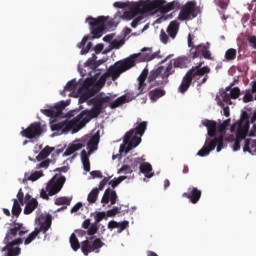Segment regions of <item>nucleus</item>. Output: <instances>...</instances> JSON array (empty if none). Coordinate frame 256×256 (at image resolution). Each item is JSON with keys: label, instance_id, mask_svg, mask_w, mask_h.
I'll return each instance as SVG.
<instances>
[{"label": "nucleus", "instance_id": "nucleus-21", "mask_svg": "<svg viewBox=\"0 0 256 256\" xmlns=\"http://www.w3.org/2000/svg\"><path fill=\"white\" fill-rule=\"evenodd\" d=\"M202 125L207 128V135L215 139L217 135V122L215 120L205 119L202 121Z\"/></svg>", "mask_w": 256, "mask_h": 256}, {"label": "nucleus", "instance_id": "nucleus-39", "mask_svg": "<svg viewBox=\"0 0 256 256\" xmlns=\"http://www.w3.org/2000/svg\"><path fill=\"white\" fill-rule=\"evenodd\" d=\"M21 204L17 199H14L13 207H12V215L18 218L21 215Z\"/></svg>", "mask_w": 256, "mask_h": 256}, {"label": "nucleus", "instance_id": "nucleus-49", "mask_svg": "<svg viewBox=\"0 0 256 256\" xmlns=\"http://www.w3.org/2000/svg\"><path fill=\"white\" fill-rule=\"evenodd\" d=\"M40 197L42 199H45L46 201H49V197H51V195H49V190L47 189V186L41 189Z\"/></svg>", "mask_w": 256, "mask_h": 256}, {"label": "nucleus", "instance_id": "nucleus-27", "mask_svg": "<svg viewBox=\"0 0 256 256\" xmlns=\"http://www.w3.org/2000/svg\"><path fill=\"white\" fill-rule=\"evenodd\" d=\"M164 67L163 66H159L158 68L152 70L148 76V83H150V87H155V80L157 79V77H159V75H162L163 71H164Z\"/></svg>", "mask_w": 256, "mask_h": 256}, {"label": "nucleus", "instance_id": "nucleus-26", "mask_svg": "<svg viewBox=\"0 0 256 256\" xmlns=\"http://www.w3.org/2000/svg\"><path fill=\"white\" fill-rule=\"evenodd\" d=\"M89 41V35L83 37L82 41L78 44V48L81 49V55H87L89 51H91V47H93V43L87 42ZM85 45H87L85 47Z\"/></svg>", "mask_w": 256, "mask_h": 256}, {"label": "nucleus", "instance_id": "nucleus-44", "mask_svg": "<svg viewBox=\"0 0 256 256\" xmlns=\"http://www.w3.org/2000/svg\"><path fill=\"white\" fill-rule=\"evenodd\" d=\"M174 67H180V69L187 67V60L185 58H178L174 60Z\"/></svg>", "mask_w": 256, "mask_h": 256}, {"label": "nucleus", "instance_id": "nucleus-46", "mask_svg": "<svg viewBox=\"0 0 256 256\" xmlns=\"http://www.w3.org/2000/svg\"><path fill=\"white\" fill-rule=\"evenodd\" d=\"M109 74L107 72H105L98 80V82L96 83V85H98V87H100V89L105 85V83H107V79H109Z\"/></svg>", "mask_w": 256, "mask_h": 256}, {"label": "nucleus", "instance_id": "nucleus-23", "mask_svg": "<svg viewBox=\"0 0 256 256\" xmlns=\"http://www.w3.org/2000/svg\"><path fill=\"white\" fill-rule=\"evenodd\" d=\"M141 14V9L139 8V4L135 3L130 7V10L125 11L122 15V19L125 21H131V19H135L137 14Z\"/></svg>", "mask_w": 256, "mask_h": 256}, {"label": "nucleus", "instance_id": "nucleus-30", "mask_svg": "<svg viewBox=\"0 0 256 256\" xmlns=\"http://www.w3.org/2000/svg\"><path fill=\"white\" fill-rule=\"evenodd\" d=\"M166 31L171 39H175V37H177V34L179 33V22H170Z\"/></svg>", "mask_w": 256, "mask_h": 256}, {"label": "nucleus", "instance_id": "nucleus-63", "mask_svg": "<svg viewBox=\"0 0 256 256\" xmlns=\"http://www.w3.org/2000/svg\"><path fill=\"white\" fill-rule=\"evenodd\" d=\"M248 43L253 47V49H256V37L255 36H250L248 38Z\"/></svg>", "mask_w": 256, "mask_h": 256}, {"label": "nucleus", "instance_id": "nucleus-20", "mask_svg": "<svg viewBox=\"0 0 256 256\" xmlns=\"http://www.w3.org/2000/svg\"><path fill=\"white\" fill-rule=\"evenodd\" d=\"M201 195H202V192L197 187H189L188 192H184L182 194V197L189 199V201L192 202L193 205H196V203H199V200L201 199Z\"/></svg>", "mask_w": 256, "mask_h": 256}, {"label": "nucleus", "instance_id": "nucleus-7", "mask_svg": "<svg viewBox=\"0 0 256 256\" xmlns=\"http://www.w3.org/2000/svg\"><path fill=\"white\" fill-rule=\"evenodd\" d=\"M52 223L53 217L50 214L40 216L38 218V227H36L34 231L27 236L24 240V245H30V243H33V241L37 239V235H39V233H43L45 235L51 229Z\"/></svg>", "mask_w": 256, "mask_h": 256}, {"label": "nucleus", "instance_id": "nucleus-6", "mask_svg": "<svg viewBox=\"0 0 256 256\" xmlns=\"http://www.w3.org/2000/svg\"><path fill=\"white\" fill-rule=\"evenodd\" d=\"M132 67H135V58L133 56L115 62L114 65L108 68L106 73L108 76L112 77V81H117L122 73L129 71Z\"/></svg>", "mask_w": 256, "mask_h": 256}, {"label": "nucleus", "instance_id": "nucleus-8", "mask_svg": "<svg viewBox=\"0 0 256 256\" xmlns=\"http://www.w3.org/2000/svg\"><path fill=\"white\" fill-rule=\"evenodd\" d=\"M95 81L92 78H86L83 82V85L78 88L79 103L83 104L89 101L91 97H95L96 94L101 91V87L98 84H94Z\"/></svg>", "mask_w": 256, "mask_h": 256}, {"label": "nucleus", "instance_id": "nucleus-61", "mask_svg": "<svg viewBox=\"0 0 256 256\" xmlns=\"http://www.w3.org/2000/svg\"><path fill=\"white\" fill-rule=\"evenodd\" d=\"M51 161L49 160H44L42 161L38 166L37 169H47V167H49Z\"/></svg>", "mask_w": 256, "mask_h": 256}, {"label": "nucleus", "instance_id": "nucleus-42", "mask_svg": "<svg viewBox=\"0 0 256 256\" xmlns=\"http://www.w3.org/2000/svg\"><path fill=\"white\" fill-rule=\"evenodd\" d=\"M127 179V176H119L118 178H114L109 182V185H111L112 189H115L120 183H123Z\"/></svg>", "mask_w": 256, "mask_h": 256}, {"label": "nucleus", "instance_id": "nucleus-9", "mask_svg": "<svg viewBox=\"0 0 256 256\" xmlns=\"http://www.w3.org/2000/svg\"><path fill=\"white\" fill-rule=\"evenodd\" d=\"M199 13H201V10L197 7V2L195 0L188 1L184 6H182L178 15V20L193 21Z\"/></svg>", "mask_w": 256, "mask_h": 256}, {"label": "nucleus", "instance_id": "nucleus-43", "mask_svg": "<svg viewBox=\"0 0 256 256\" xmlns=\"http://www.w3.org/2000/svg\"><path fill=\"white\" fill-rule=\"evenodd\" d=\"M76 90H77V81L76 80L69 81L64 88V91H76Z\"/></svg>", "mask_w": 256, "mask_h": 256}, {"label": "nucleus", "instance_id": "nucleus-33", "mask_svg": "<svg viewBox=\"0 0 256 256\" xmlns=\"http://www.w3.org/2000/svg\"><path fill=\"white\" fill-rule=\"evenodd\" d=\"M81 161L84 167V171L89 173V171H91V162H89V155H87L86 150L81 151Z\"/></svg>", "mask_w": 256, "mask_h": 256}, {"label": "nucleus", "instance_id": "nucleus-40", "mask_svg": "<svg viewBox=\"0 0 256 256\" xmlns=\"http://www.w3.org/2000/svg\"><path fill=\"white\" fill-rule=\"evenodd\" d=\"M173 73H175V68L173 67V64L170 63L167 65L164 73L161 74V78L162 79H169L170 75H173Z\"/></svg>", "mask_w": 256, "mask_h": 256}, {"label": "nucleus", "instance_id": "nucleus-38", "mask_svg": "<svg viewBox=\"0 0 256 256\" xmlns=\"http://www.w3.org/2000/svg\"><path fill=\"white\" fill-rule=\"evenodd\" d=\"M72 198L69 197H59L55 199V205L61 206L65 205V207H69L71 205Z\"/></svg>", "mask_w": 256, "mask_h": 256}, {"label": "nucleus", "instance_id": "nucleus-50", "mask_svg": "<svg viewBox=\"0 0 256 256\" xmlns=\"http://www.w3.org/2000/svg\"><path fill=\"white\" fill-rule=\"evenodd\" d=\"M17 201L18 203H20V205H25V194L23 193V189H19L18 193H17Z\"/></svg>", "mask_w": 256, "mask_h": 256}, {"label": "nucleus", "instance_id": "nucleus-11", "mask_svg": "<svg viewBox=\"0 0 256 256\" xmlns=\"http://www.w3.org/2000/svg\"><path fill=\"white\" fill-rule=\"evenodd\" d=\"M20 135L26 139H39L43 135V126L41 122H33L26 129H23Z\"/></svg>", "mask_w": 256, "mask_h": 256}, {"label": "nucleus", "instance_id": "nucleus-31", "mask_svg": "<svg viewBox=\"0 0 256 256\" xmlns=\"http://www.w3.org/2000/svg\"><path fill=\"white\" fill-rule=\"evenodd\" d=\"M138 166L143 175H145V177H147L148 179H151V177H153V173H151V171H153V167L149 164V162L141 163L140 158V164Z\"/></svg>", "mask_w": 256, "mask_h": 256}, {"label": "nucleus", "instance_id": "nucleus-5", "mask_svg": "<svg viewBox=\"0 0 256 256\" xmlns=\"http://www.w3.org/2000/svg\"><path fill=\"white\" fill-rule=\"evenodd\" d=\"M145 131H147V121L134 124V128L124 136V144L126 145L125 153H129L131 149H135L141 143V137L145 135Z\"/></svg>", "mask_w": 256, "mask_h": 256}, {"label": "nucleus", "instance_id": "nucleus-16", "mask_svg": "<svg viewBox=\"0 0 256 256\" xmlns=\"http://www.w3.org/2000/svg\"><path fill=\"white\" fill-rule=\"evenodd\" d=\"M163 3H167L165 0H152L137 3L140 9L141 15L149 13V11H161Z\"/></svg>", "mask_w": 256, "mask_h": 256}, {"label": "nucleus", "instance_id": "nucleus-54", "mask_svg": "<svg viewBox=\"0 0 256 256\" xmlns=\"http://www.w3.org/2000/svg\"><path fill=\"white\" fill-rule=\"evenodd\" d=\"M86 65H88V67H91L92 69H97V67H99L97 61H94L92 58H89L87 60Z\"/></svg>", "mask_w": 256, "mask_h": 256}, {"label": "nucleus", "instance_id": "nucleus-14", "mask_svg": "<svg viewBox=\"0 0 256 256\" xmlns=\"http://www.w3.org/2000/svg\"><path fill=\"white\" fill-rule=\"evenodd\" d=\"M66 181L67 178H65V176L52 178L46 185L48 195H50V197H53V195H57V193H59L63 189V185H65Z\"/></svg>", "mask_w": 256, "mask_h": 256}, {"label": "nucleus", "instance_id": "nucleus-17", "mask_svg": "<svg viewBox=\"0 0 256 256\" xmlns=\"http://www.w3.org/2000/svg\"><path fill=\"white\" fill-rule=\"evenodd\" d=\"M250 123H251V121L249 120V114L247 112H242L240 121L234 123L230 127V131H231V133H235L236 131H242L244 133H249Z\"/></svg>", "mask_w": 256, "mask_h": 256}, {"label": "nucleus", "instance_id": "nucleus-60", "mask_svg": "<svg viewBox=\"0 0 256 256\" xmlns=\"http://www.w3.org/2000/svg\"><path fill=\"white\" fill-rule=\"evenodd\" d=\"M249 145H251V140L250 139H246L244 147H243L244 153H247V152L251 153V148L249 147Z\"/></svg>", "mask_w": 256, "mask_h": 256}, {"label": "nucleus", "instance_id": "nucleus-3", "mask_svg": "<svg viewBox=\"0 0 256 256\" xmlns=\"http://www.w3.org/2000/svg\"><path fill=\"white\" fill-rule=\"evenodd\" d=\"M231 125V119L225 120L222 124L217 126L218 132L221 134L213 139L206 138L205 144L202 149L197 153L199 157H207L211 151H215V147L217 153L221 152L224 145L223 135H225V131H227V127Z\"/></svg>", "mask_w": 256, "mask_h": 256}, {"label": "nucleus", "instance_id": "nucleus-19", "mask_svg": "<svg viewBox=\"0 0 256 256\" xmlns=\"http://www.w3.org/2000/svg\"><path fill=\"white\" fill-rule=\"evenodd\" d=\"M239 95H241V89L239 87L233 88V84L226 87L225 91L221 93L224 103H228V105L232 104L231 99H239Z\"/></svg>", "mask_w": 256, "mask_h": 256}, {"label": "nucleus", "instance_id": "nucleus-24", "mask_svg": "<svg viewBox=\"0 0 256 256\" xmlns=\"http://www.w3.org/2000/svg\"><path fill=\"white\" fill-rule=\"evenodd\" d=\"M85 147V144H83V141L78 140L74 142L73 144L69 145L68 148L64 152V157H69V155H73L75 151H79V149H83Z\"/></svg>", "mask_w": 256, "mask_h": 256}, {"label": "nucleus", "instance_id": "nucleus-32", "mask_svg": "<svg viewBox=\"0 0 256 256\" xmlns=\"http://www.w3.org/2000/svg\"><path fill=\"white\" fill-rule=\"evenodd\" d=\"M37 207H39V202L37 201V199L32 198L26 203V206L24 208V215H31V213H33Z\"/></svg>", "mask_w": 256, "mask_h": 256}, {"label": "nucleus", "instance_id": "nucleus-64", "mask_svg": "<svg viewBox=\"0 0 256 256\" xmlns=\"http://www.w3.org/2000/svg\"><path fill=\"white\" fill-rule=\"evenodd\" d=\"M249 137H256V124L253 125L252 129L248 132Z\"/></svg>", "mask_w": 256, "mask_h": 256}, {"label": "nucleus", "instance_id": "nucleus-18", "mask_svg": "<svg viewBox=\"0 0 256 256\" xmlns=\"http://www.w3.org/2000/svg\"><path fill=\"white\" fill-rule=\"evenodd\" d=\"M67 107V104L64 101H61L50 109H42L41 113L46 115V117H51L54 119L55 117H63V110Z\"/></svg>", "mask_w": 256, "mask_h": 256}, {"label": "nucleus", "instance_id": "nucleus-10", "mask_svg": "<svg viewBox=\"0 0 256 256\" xmlns=\"http://www.w3.org/2000/svg\"><path fill=\"white\" fill-rule=\"evenodd\" d=\"M107 22V18L105 16H99L98 18H93L89 16L86 19V23L89 24L92 39H99L103 37V31H105V23Z\"/></svg>", "mask_w": 256, "mask_h": 256}, {"label": "nucleus", "instance_id": "nucleus-55", "mask_svg": "<svg viewBox=\"0 0 256 256\" xmlns=\"http://www.w3.org/2000/svg\"><path fill=\"white\" fill-rule=\"evenodd\" d=\"M105 212H98L96 215H95V222L96 224L98 223H101V220L102 219H105Z\"/></svg>", "mask_w": 256, "mask_h": 256}, {"label": "nucleus", "instance_id": "nucleus-37", "mask_svg": "<svg viewBox=\"0 0 256 256\" xmlns=\"http://www.w3.org/2000/svg\"><path fill=\"white\" fill-rule=\"evenodd\" d=\"M99 198V190L98 188L92 189V191L88 194L87 201L90 205L97 203V199Z\"/></svg>", "mask_w": 256, "mask_h": 256}, {"label": "nucleus", "instance_id": "nucleus-41", "mask_svg": "<svg viewBox=\"0 0 256 256\" xmlns=\"http://www.w3.org/2000/svg\"><path fill=\"white\" fill-rule=\"evenodd\" d=\"M237 58V50L230 48L225 53V59L226 61H235Z\"/></svg>", "mask_w": 256, "mask_h": 256}, {"label": "nucleus", "instance_id": "nucleus-58", "mask_svg": "<svg viewBox=\"0 0 256 256\" xmlns=\"http://www.w3.org/2000/svg\"><path fill=\"white\" fill-rule=\"evenodd\" d=\"M117 213H119V208L114 207L107 211V217H115V215H117Z\"/></svg>", "mask_w": 256, "mask_h": 256}, {"label": "nucleus", "instance_id": "nucleus-35", "mask_svg": "<svg viewBox=\"0 0 256 256\" xmlns=\"http://www.w3.org/2000/svg\"><path fill=\"white\" fill-rule=\"evenodd\" d=\"M163 96H165V90L162 88H156L149 92V98L151 101H157V99H161Z\"/></svg>", "mask_w": 256, "mask_h": 256}, {"label": "nucleus", "instance_id": "nucleus-29", "mask_svg": "<svg viewBox=\"0 0 256 256\" xmlns=\"http://www.w3.org/2000/svg\"><path fill=\"white\" fill-rule=\"evenodd\" d=\"M175 9H181V4L179 2H169L167 4L162 3L160 7V13H169V11H173Z\"/></svg>", "mask_w": 256, "mask_h": 256}, {"label": "nucleus", "instance_id": "nucleus-36", "mask_svg": "<svg viewBox=\"0 0 256 256\" xmlns=\"http://www.w3.org/2000/svg\"><path fill=\"white\" fill-rule=\"evenodd\" d=\"M97 145H99V137L92 136L87 142V149H89V153H93V151L97 149Z\"/></svg>", "mask_w": 256, "mask_h": 256}, {"label": "nucleus", "instance_id": "nucleus-12", "mask_svg": "<svg viewBox=\"0 0 256 256\" xmlns=\"http://www.w3.org/2000/svg\"><path fill=\"white\" fill-rule=\"evenodd\" d=\"M190 57L192 59H197L199 57H203L208 61H213V57H211V50H209V43L199 44L190 49Z\"/></svg>", "mask_w": 256, "mask_h": 256}, {"label": "nucleus", "instance_id": "nucleus-15", "mask_svg": "<svg viewBox=\"0 0 256 256\" xmlns=\"http://www.w3.org/2000/svg\"><path fill=\"white\" fill-rule=\"evenodd\" d=\"M161 51H157L153 53V50L151 48H143L141 53L138 54H132L130 57L134 58V67L137 63V59H141V61L149 62L153 61V59H161V56L159 55Z\"/></svg>", "mask_w": 256, "mask_h": 256}, {"label": "nucleus", "instance_id": "nucleus-13", "mask_svg": "<svg viewBox=\"0 0 256 256\" xmlns=\"http://www.w3.org/2000/svg\"><path fill=\"white\" fill-rule=\"evenodd\" d=\"M139 165H141V158H129L124 159V164L118 170V174L123 175H131L133 171H137L139 169Z\"/></svg>", "mask_w": 256, "mask_h": 256}, {"label": "nucleus", "instance_id": "nucleus-51", "mask_svg": "<svg viewBox=\"0 0 256 256\" xmlns=\"http://www.w3.org/2000/svg\"><path fill=\"white\" fill-rule=\"evenodd\" d=\"M43 177V172L36 171L30 175V181H37Z\"/></svg>", "mask_w": 256, "mask_h": 256}, {"label": "nucleus", "instance_id": "nucleus-34", "mask_svg": "<svg viewBox=\"0 0 256 256\" xmlns=\"http://www.w3.org/2000/svg\"><path fill=\"white\" fill-rule=\"evenodd\" d=\"M53 151H55L54 147L46 146L42 151H40L36 159L38 161H43L44 159H47L48 156L53 153Z\"/></svg>", "mask_w": 256, "mask_h": 256}, {"label": "nucleus", "instance_id": "nucleus-28", "mask_svg": "<svg viewBox=\"0 0 256 256\" xmlns=\"http://www.w3.org/2000/svg\"><path fill=\"white\" fill-rule=\"evenodd\" d=\"M249 133L247 132H242L241 130H236V140L233 145V151H239L241 149V141L247 137Z\"/></svg>", "mask_w": 256, "mask_h": 256}, {"label": "nucleus", "instance_id": "nucleus-22", "mask_svg": "<svg viewBox=\"0 0 256 256\" xmlns=\"http://www.w3.org/2000/svg\"><path fill=\"white\" fill-rule=\"evenodd\" d=\"M109 201L111 205H115L117 203V192L115 190L106 189L104 192V195L101 199V203H104V205L109 204Z\"/></svg>", "mask_w": 256, "mask_h": 256}, {"label": "nucleus", "instance_id": "nucleus-53", "mask_svg": "<svg viewBox=\"0 0 256 256\" xmlns=\"http://www.w3.org/2000/svg\"><path fill=\"white\" fill-rule=\"evenodd\" d=\"M90 175L93 179H103V173L99 170H94L90 172Z\"/></svg>", "mask_w": 256, "mask_h": 256}, {"label": "nucleus", "instance_id": "nucleus-56", "mask_svg": "<svg viewBox=\"0 0 256 256\" xmlns=\"http://www.w3.org/2000/svg\"><path fill=\"white\" fill-rule=\"evenodd\" d=\"M126 227H129V221H123V222L119 223L118 233H123V231H125Z\"/></svg>", "mask_w": 256, "mask_h": 256}, {"label": "nucleus", "instance_id": "nucleus-47", "mask_svg": "<svg viewBox=\"0 0 256 256\" xmlns=\"http://www.w3.org/2000/svg\"><path fill=\"white\" fill-rule=\"evenodd\" d=\"M215 5L220 7L221 9H227V5H229V0H214Z\"/></svg>", "mask_w": 256, "mask_h": 256}, {"label": "nucleus", "instance_id": "nucleus-57", "mask_svg": "<svg viewBox=\"0 0 256 256\" xmlns=\"http://www.w3.org/2000/svg\"><path fill=\"white\" fill-rule=\"evenodd\" d=\"M110 179L111 178L104 177L103 180L99 184L98 191H103V189H105V185H107V183H109Z\"/></svg>", "mask_w": 256, "mask_h": 256}, {"label": "nucleus", "instance_id": "nucleus-1", "mask_svg": "<svg viewBox=\"0 0 256 256\" xmlns=\"http://www.w3.org/2000/svg\"><path fill=\"white\" fill-rule=\"evenodd\" d=\"M148 75L149 70L145 68L138 77V93L136 95L133 93H126L118 97L113 102H111V96L103 97L101 95H97L88 101L89 105H93L90 111L81 112L72 120H65L52 124V131H61L62 133H69V131H72V133H78V131H81V129H83L85 125L91 121V119H95L101 115L103 107H105L107 103H109L110 109H117V107H121V105H125V103H131L135 97H139V95H144V93H147V84L145 81H147Z\"/></svg>", "mask_w": 256, "mask_h": 256}, {"label": "nucleus", "instance_id": "nucleus-2", "mask_svg": "<svg viewBox=\"0 0 256 256\" xmlns=\"http://www.w3.org/2000/svg\"><path fill=\"white\" fill-rule=\"evenodd\" d=\"M205 65V61H200L195 66H193L183 77L180 86L178 87L179 93H187L189 91V87H191V83L194 81H199L198 85H204L209 80V73H211V68Z\"/></svg>", "mask_w": 256, "mask_h": 256}, {"label": "nucleus", "instance_id": "nucleus-62", "mask_svg": "<svg viewBox=\"0 0 256 256\" xmlns=\"http://www.w3.org/2000/svg\"><path fill=\"white\" fill-rule=\"evenodd\" d=\"M108 229H119V222L117 221H110L108 223Z\"/></svg>", "mask_w": 256, "mask_h": 256}, {"label": "nucleus", "instance_id": "nucleus-52", "mask_svg": "<svg viewBox=\"0 0 256 256\" xmlns=\"http://www.w3.org/2000/svg\"><path fill=\"white\" fill-rule=\"evenodd\" d=\"M141 21H143V16H137L131 23V27L133 29H136L139 25V23H141Z\"/></svg>", "mask_w": 256, "mask_h": 256}, {"label": "nucleus", "instance_id": "nucleus-45", "mask_svg": "<svg viewBox=\"0 0 256 256\" xmlns=\"http://www.w3.org/2000/svg\"><path fill=\"white\" fill-rule=\"evenodd\" d=\"M99 231V226H97V223H92L89 227V229L86 231L87 235L92 237V235H95Z\"/></svg>", "mask_w": 256, "mask_h": 256}, {"label": "nucleus", "instance_id": "nucleus-48", "mask_svg": "<svg viewBox=\"0 0 256 256\" xmlns=\"http://www.w3.org/2000/svg\"><path fill=\"white\" fill-rule=\"evenodd\" d=\"M160 41L164 43V45H167V43H169V36L163 29L160 31Z\"/></svg>", "mask_w": 256, "mask_h": 256}, {"label": "nucleus", "instance_id": "nucleus-4", "mask_svg": "<svg viewBox=\"0 0 256 256\" xmlns=\"http://www.w3.org/2000/svg\"><path fill=\"white\" fill-rule=\"evenodd\" d=\"M70 245L73 251H79L81 249L83 255L88 256L89 253H99V250L105 243L101 241L99 238L93 240V237L86 239L79 243V239H77V235L72 233L70 236Z\"/></svg>", "mask_w": 256, "mask_h": 256}, {"label": "nucleus", "instance_id": "nucleus-59", "mask_svg": "<svg viewBox=\"0 0 256 256\" xmlns=\"http://www.w3.org/2000/svg\"><path fill=\"white\" fill-rule=\"evenodd\" d=\"M244 103H250V101H253V95L251 92L247 91L243 97Z\"/></svg>", "mask_w": 256, "mask_h": 256}, {"label": "nucleus", "instance_id": "nucleus-25", "mask_svg": "<svg viewBox=\"0 0 256 256\" xmlns=\"http://www.w3.org/2000/svg\"><path fill=\"white\" fill-rule=\"evenodd\" d=\"M89 41V35L83 37L82 41L78 44V48L81 49V55H87L89 51H91V47H93V43L87 42ZM85 45H87L85 47Z\"/></svg>", "mask_w": 256, "mask_h": 256}]
</instances>
